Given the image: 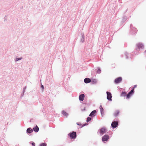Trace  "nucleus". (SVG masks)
<instances>
[{
  "instance_id": "1",
  "label": "nucleus",
  "mask_w": 146,
  "mask_h": 146,
  "mask_svg": "<svg viewBox=\"0 0 146 146\" xmlns=\"http://www.w3.org/2000/svg\"><path fill=\"white\" fill-rule=\"evenodd\" d=\"M121 90H122V92L121 93V96H126V99H129L130 97L133 94V93L129 92L127 94L126 92L125 91V89L122 88H120Z\"/></svg>"
},
{
  "instance_id": "2",
  "label": "nucleus",
  "mask_w": 146,
  "mask_h": 146,
  "mask_svg": "<svg viewBox=\"0 0 146 146\" xmlns=\"http://www.w3.org/2000/svg\"><path fill=\"white\" fill-rule=\"evenodd\" d=\"M107 129L106 127L104 126L102 127L99 129L97 133L99 132V133L101 135H103L107 131Z\"/></svg>"
},
{
  "instance_id": "3",
  "label": "nucleus",
  "mask_w": 146,
  "mask_h": 146,
  "mask_svg": "<svg viewBox=\"0 0 146 146\" xmlns=\"http://www.w3.org/2000/svg\"><path fill=\"white\" fill-rule=\"evenodd\" d=\"M68 135L71 139H74L77 137L76 132L74 131H72L69 133Z\"/></svg>"
},
{
  "instance_id": "4",
  "label": "nucleus",
  "mask_w": 146,
  "mask_h": 146,
  "mask_svg": "<svg viewBox=\"0 0 146 146\" xmlns=\"http://www.w3.org/2000/svg\"><path fill=\"white\" fill-rule=\"evenodd\" d=\"M116 119H114L112 122L111 126L113 129L115 128H117L119 125V122L118 121H116Z\"/></svg>"
},
{
  "instance_id": "5",
  "label": "nucleus",
  "mask_w": 146,
  "mask_h": 146,
  "mask_svg": "<svg viewBox=\"0 0 146 146\" xmlns=\"http://www.w3.org/2000/svg\"><path fill=\"white\" fill-rule=\"evenodd\" d=\"M136 50L137 51H139L140 49H143L144 48V45L141 42L138 43L136 44Z\"/></svg>"
},
{
  "instance_id": "6",
  "label": "nucleus",
  "mask_w": 146,
  "mask_h": 146,
  "mask_svg": "<svg viewBox=\"0 0 146 146\" xmlns=\"http://www.w3.org/2000/svg\"><path fill=\"white\" fill-rule=\"evenodd\" d=\"M110 138V136L108 134H105L102 138V142L104 143H106L108 140Z\"/></svg>"
},
{
  "instance_id": "7",
  "label": "nucleus",
  "mask_w": 146,
  "mask_h": 146,
  "mask_svg": "<svg viewBox=\"0 0 146 146\" xmlns=\"http://www.w3.org/2000/svg\"><path fill=\"white\" fill-rule=\"evenodd\" d=\"M106 94H107L106 98L107 100L108 101H112V96L111 93L108 91H107L106 92Z\"/></svg>"
},
{
  "instance_id": "8",
  "label": "nucleus",
  "mask_w": 146,
  "mask_h": 146,
  "mask_svg": "<svg viewBox=\"0 0 146 146\" xmlns=\"http://www.w3.org/2000/svg\"><path fill=\"white\" fill-rule=\"evenodd\" d=\"M137 29L134 27H133L131 29H130V33L132 35H135L137 32Z\"/></svg>"
},
{
  "instance_id": "9",
  "label": "nucleus",
  "mask_w": 146,
  "mask_h": 146,
  "mask_svg": "<svg viewBox=\"0 0 146 146\" xmlns=\"http://www.w3.org/2000/svg\"><path fill=\"white\" fill-rule=\"evenodd\" d=\"M122 80V78L121 77H119L115 79L114 80V82L115 84H117L121 82Z\"/></svg>"
},
{
  "instance_id": "10",
  "label": "nucleus",
  "mask_w": 146,
  "mask_h": 146,
  "mask_svg": "<svg viewBox=\"0 0 146 146\" xmlns=\"http://www.w3.org/2000/svg\"><path fill=\"white\" fill-rule=\"evenodd\" d=\"M97 111L96 110H94L92 111L90 114L89 116L91 117H95L97 113Z\"/></svg>"
},
{
  "instance_id": "11",
  "label": "nucleus",
  "mask_w": 146,
  "mask_h": 146,
  "mask_svg": "<svg viewBox=\"0 0 146 146\" xmlns=\"http://www.w3.org/2000/svg\"><path fill=\"white\" fill-rule=\"evenodd\" d=\"M127 17L125 16H123L122 17V21L121 22L120 25H124V24L123 25L124 22L126 21L127 19Z\"/></svg>"
},
{
  "instance_id": "12",
  "label": "nucleus",
  "mask_w": 146,
  "mask_h": 146,
  "mask_svg": "<svg viewBox=\"0 0 146 146\" xmlns=\"http://www.w3.org/2000/svg\"><path fill=\"white\" fill-rule=\"evenodd\" d=\"M80 42L83 43L85 41V36L84 33H82L81 34V36L80 37Z\"/></svg>"
},
{
  "instance_id": "13",
  "label": "nucleus",
  "mask_w": 146,
  "mask_h": 146,
  "mask_svg": "<svg viewBox=\"0 0 146 146\" xmlns=\"http://www.w3.org/2000/svg\"><path fill=\"white\" fill-rule=\"evenodd\" d=\"M99 108L100 110V111L101 116L103 117L104 114V111L102 105H100Z\"/></svg>"
},
{
  "instance_id": "14",
  "label": "nucleus",
  "mask_w": 146,
  "mask_h": 146,
  "mask_svg": "<svg viewBox=\"0 0 146 146\" xmlns=\"http://www.w3.org/2000/svg\"><path fill=\"white\" fill-rule=\"evenodd\" d=\"M85 98V95L84 94H80L79 96V99L80 102H82L84 100Z\"/></svg>"
},
{
  "instance_id": "15",
  "label": "nucleus",
  "mask_w": 146,
  "mask_h": 146,
  "mask_svg": "<svg viewBox=\"0 0 146 146\" xmlns=\"http://www.w3.org/2000/svg\"><path fill=\"white\" fill-rule=\"evenodd\" d=\"M91 78H86L84 80V82L86 84H88L91 82Z\"/></svg>"
},
{
  "instance_id": "16",
  "label": "nucleus",
  "mask_w": 146,
  "mask_h": 146,
  "mask_svg": "<svg viewBox=\"0 0 146 146\" xmlns=\"http://www.w3.org/2000/svg\"><path fill=\"white\" fill-rule=\"evenodd\" d=\"M33 132V129L29 127L27 128L26 130L27 133L28 135H29L30 134H31Z\"/></svg>"
},
{
  "instance_id": "17",
  "label": "nucleus",
  "mask_w": 146,
  "mask_h": 146,
  "mask_svg": "<svg viewBox=\"0 0 146 146\" xmlns=\"http://www.w3.org/2000/svg\"><path fill=\"white\" fill-rule=\"evenodd\" d=\"M91 83L92 84H95L97 83V79L92 78H91Z\"/></svg>"
},
{
  "instance_id": "18",
  "label": "nucleus",
  "mask_w": 146,
  "mask_h": 146,
  "mask_svg": "<svg viewBox=\"0 0 146 146\" xmlns=\"http://www.w3.org/2000/svg\"><path fill=\"white\" fill-rule=\"evenodd\" d=\"M33 131H34L35 132L37 133L39 131V128L37 126V125H36V126H35L33 128Z\"/></svg>"
},
{
  "instance_id": "19",
  "label": "nucleus",
  "mask_w": 146,
  "mask_h": 146,
  "mask_svg": "<svg viewBox=\"0 0 146 146\" xmlns=\"http://www.w3.org/2000/svg\"><path fill=\"white\" fill-rule=\"evenodd\" d=\"M62 114L66 117H67L68 115V113L66 112L64 110H63L62 111Z\"/></svg>"
},
{
  "instance_id": "20",
  "label": "nucleus",
  "mask_w": 146,
  "mask_h": 146,
  "mask_svg": "<svg viewBox=\"0 0 146 146\" xmlns=\"http://www.w3.org/2000/svg\"><path fill=\"white\" fill-rule=\"evenodd\" d=\"M125 55L126 57V59L129 58L130 56L131 58V54L128 53L127 52H125Z\"/></svg>"
},
{
  "instance_id": "21",
  "label": "nucleus",
  "mask_w": 146,
  "mask_h": 146,
  "mask_svg": "<svg viewBox=\"0 0 146 146\" xmlns=\"http://www.w3.org/2000/svg\"><path fill=\"white\" fill-rule=\"evenodd\" d=\"M119 113V110H117L115 111L113 113V115L115 117H117Z\"/></svg>"
},
{
  "instance_id": "22",
  "label": "nucleus",
  "mask_w": 146,
  "mask_h": 146,
  "mask_svg": "<svg viewBox=\"0 0 146 146\" xmlns=\"http://www.w3.org/2000/svg\"><path fill=\"white\" fill-rule=\"evenodd\" d=\"M96 72L98 74H100L101 72V70L100 67H98L96 70Z\"/></svg>"
},
{
  "instance_id": "23",
  "label": "nucleus",
  "mask_w": 146,
  "mask_h": 146,
  "mask_svg": "<svg viewBox=\"0 0 146 146\" xmlns=\"http://www.w3.org/2000/svg\"><path fill=\"white\" fill-rule=\"evenodd\" d=\"M92 119L91 117H88L86 119V121L87 123L89 121H90Z\"/></svg>"
},
{
  "instance_id": "24",
  "label": "nucleus",
  "mask_w": 146,
  "mask_h": 146,
  "mask_svg": "<svg viewBox=\"0 0 146 146\" xmlns=\"http://www.w3.org/2000/svg\"><path fill=\"white\" fill-rule=\"evenodd\" d=\"M47 144L45 143H40L39 146H46Z\"/></svg>"
},
{
  "instance_id": "25",
  "label": "nucleus",
  "mask_w": 146,
  "mask_h": 146,
  "mask_svg": "<svg viewBox=\"0 0 146 146\" xmlns=\"http://www.w3.org/2000/svg\"><path fill=\"white\" fill-rule=\"evenodd\" d=\"M23 58V57H20L19 58H16L15 59V61L17 62L19 60H21Z\"/></svg>"
},
{
  "instance_id": "26",
  "label": "nucleus",
  "mask_w": 146,
  "mask_h": 146,
  "mask_svg": "<svg viewBox=\"0 0 146 146\" xmlns=\"http://www.w3.org/2000/svg\"><path fill=\"white\" fill-rule=\"evenodd\" d=\"M41 85L40 86V88L41 89L42 91L43 92L44 89V86L42 84L41 82Z\"/></svg>"
},
{
  "instance_id": "27",
  "label": "nucleus",
  "mask_w": 146,
  "mask_h": 146,
  "mask_svg": "<svg viewBox=\"0 0 146 146\" xmlns=\"http://www.w3.org/2000/svg\"><path fill=\"white\" fill-rule=\"evenodd\" d=\"M83 104H85V105H90V104H89L85 100L84 101V102L82 103Z\"/></svg>"
},
{
  "instance_id": "28",
  "label": "nucleus",
  "mask_w": 146,
  "mask_h": 146,
  "mask_svg": "<svg viewBox=\"0 0 146 146\" xmlns=\"http://www.w3.org/2000/svg\"><path fill=\"white\" fill-rule=\"evenodd\" d=\"M88 125V124L86 123H85L84 124H83L82 125V126L80 127V128H82V127H84V126H85L86 125Z\"/></svg>"
},
{
  "instance_id": "29",
  "label": "nucleus",
  "mask_w": 146,
  "mask_h": 146,
  "mask_svg": "<svg viewBox=\"0 0 146 146\" xmlns=\"http://www.w3.org/2000/svg\"><path fill=\"white\" fill-rule=\"evenodd\" d=\"M106 133H108V134H109V135H111H111L113 134V133L111 131H110L109 132H106Z\"/></svg>"
},
{
  "instance_id": "30",
  "label": "nucleus",
  "mask_w": 146,
  "mask_h": 146,
  "mask_svg": "<svg viewBox=\"0 0 146 146\" xmlns=\"http://www.w3.org/2000/svg\"><path fill=\"white\" fill-rule=\"evenodd\" d=\"M29 143L30 144H31L33 146H35V143L33 141H31V142H29Z\"/></svg>"
},
{
  "instance_id": "31",
  "label": "nucleus",
  "mask_w": 146,
  "mask_h": 146,
  "mask_svg": "<svg viewBox=\"0 0 146 146\" xmlns=\"http://www.w3.org/2000/svg\"><path fill=\"white\" fill-rule=\"evenodd\" d=\"M134 88H133H133H132L131 90L130 91V92L134 94Z\"/></svg>"
},
{
  "instance_id": "32",
  "label": "nucleus",
  "mask_w": 146,
  "mask_h": 146,
  "mask_svg": "<svg viewBox=\"0 0 146 146\" xmlns=\"http://www.w3.org/2000/svg\"><path fill=\"white\" fill-rule=\"evenodd\" d=\"M76 124L77 125L80 126L81 127L82 126V125L80 122H77Z\"/></svg>"
},
{
  "instance_id": "33",
  "label": "nucleus",
  "mask_w": 146,
  "mask_h": 146,
  "mask_svg": "<svg viewBox=\"0 0 146 146\" xmlns=\"http://www.w3.org/2000/svg\"><path fill=\"white\" fill-rule=\"evenodd\" d=\"M27 86H25L24 88H23V93H25V90L27 88Z\"/></svg>"
},
{
  "instance_id": "34",
  "label": "nucleus",
  "mask_w": 146,
  "mask_h": 146,
  "mask_svg": "<svg viewBox=\"0 0 146 146\" xmlns=\"http://www.w3.org/2000/svg\"><path fill=\"white\" fill-rule=\"evenodd\" d=\"M133 54H137V55L138 54V53L136 51H134L133 52Z\"/></svg>"
},
{
  "instance_id": "35",
  "label": "nucleus",
  "mask_w": 146,
  "mask_h": 146,
  "mask_svg": "<svg viewBox=\"0 0 146 146\" xmlns=\"http://www.w3.org/2000/svg\"><path fill=\"white\" fill-rule=\"evenodd\" d=\"M24 93H23V92L22 94H21V96H20V98H22V97L24 95Z\"/></svg>"
},
{
  "instance_id": "36",
  "label": "nucleus",
  "mask_w": 146,
  "mask_h": 146,
  "mask_svg": "<svg viewBox=\"0 0 146 146\" xmlns=\"http://www.w3.org/2000/svg\"><path fill=\"white\" fill-rule=\"evenodd\" d=\"M133 27V26L132 24H130V29H131V28H132V27Z\"/></svg>"
},
{
  "instance_id": "37",
  "label": "nucleus",
  "mask_w": 146,
  "mask_h": 146,
  "mask_svg": "<svg viewBox=\"0 0 146 146\" xmlns=\"http://www.w3.org/2000/svg\"><path fill=\"white\" fill-rule=\"evenodd\" d=\"M137 84H136V85H135L134 86H133V88H136L137 87Z\"/></svg>"
},
{
  "instance_id": "38",
  "label": "nucleus",
  "mask_w": 146,
  "mask_h": 146,
  "mask_svg": "<svg viewBox=\"0 0 146 146\" xmlns=\"http://www.w3.org/2000/svg\"><path fill=\"white\" fill-rule=\"evenodd\" d=\"M82 111H84L86 110V107H84L83 109L81 110Z\"/></svg>"
},
{
  "instance_id": "39",
  "label": "nucleus",
  "mask_w": 146,
  "mask_h": 146,
  "mask_svg": "<svg viewBox=\"0 0 146 146\" xmlns=\"http://www.w3.org/2000/svg\"><path fill=\"white\" fill-rule=\"evenodd\" d=\"M33 120V118H32V119H30V122H32V121Z\"/></svg>"
},
{
  "instance_id": "40",
  "label": "nucleus",
  "mask_w": 146,
  "mask_h": 146,
  "mask_svg": "<svg viewBox=\"0 0 146 146\" xmlns=\"http://www.w3.org/2000/svg\"><path fill=\"white\" fill-rule=\"evenodd\" d=\"M70 77H71L70 76L68 77V78L67 79V80H70Z\"/></svg>"
},
{
  "instance_id": "41",
  "label": "nucleus",
  "mask_w": 146,
  "mask_h": 146,
  "mask_svg": "<svg viewBox=\"0 0 146 146\" xmlns=\"http://www.w3.org/2000/svg\"><path fill=\"white\" fill-rule=\"evenodd\" d=\"M67 142L68 143H71V141H69L67 140Z\"/></svg>"
},
{
  "instance_id": "42",
  "label": "nucleus",
  "mask_w": 146,
  "mask_h": 146,
  "mask_svg": "<svg viewBox=\"0 0 146 146\" xmlns=\"http://www.w3.org/2000/svg\"><path fill=\"white\" fill-rule=\"evenodd\" d=\"M6 17H4V19H5V20H6Z\"/></svg>"
},
{
  "instance_id": "43",
  "label": "nucleus",
  "mask_w": 146,
  "mask_h": 146,
  "mask_svg": "<svg viewBox=\"0 0 146 146\" xmlns=\"http://www.w3.org/2000/svg\"><path fill=\"white\" fill-rule=\"evenodd\" d=\"M127 11V9L126 10V11L124 13H125Z\"/></svg>"
},
{
  "instance_id": "44",
  "label": "nucleus",
  "mask_w": 146,
  "mask_h": 146,
  "mask_svg": "<svg viewBox=\"0 0 146 146\" xmlns=\"http://www.w3.org/2000/svg\"><path fill=\"white\" fill-rule=\"evenodd\" d=\"M21 9H23V7H21Z\"/></svg>"
}]
</instances>
